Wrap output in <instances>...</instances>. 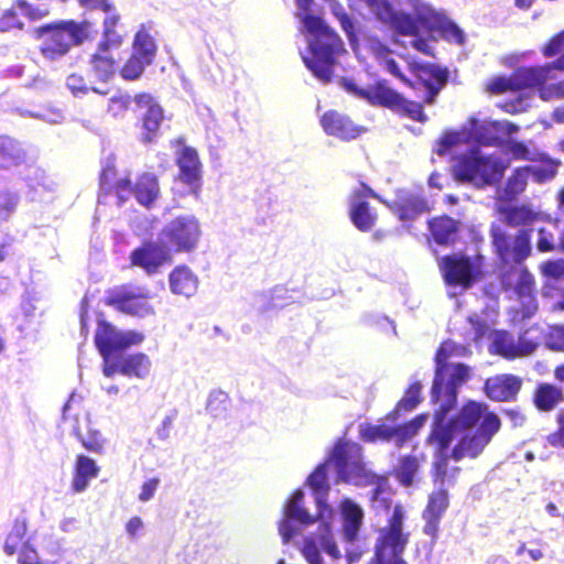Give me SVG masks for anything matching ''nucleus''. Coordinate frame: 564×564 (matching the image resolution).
Here are the masks:
<instances>
[{
	"mask_svg": "<svg viewBox=\"0 0 564 564\" xmlns=\"http://www.w3.org/2000/svg\"><path fill=\"white\" fill-rule=\"evenodd\" d=\"M427 209L426 202L414 196L400 197L395 207H393L394 213L399 215L401 220L412 219Z\"/></svg>",
	"mask_w": 564,
	"mask_h": 564,
	"instance_id": "38",
	"label": "nucleus"
},
{
	"mask_svg": "<svg viewBox=\"0 0 564 564\" xmlns=\"http://www.w3.org/2000/svg\"><path fill=\"white\" fill-rule=\"evenodd\" d=\"M470 323L475 329V338L480 340L487 333H489L492 340L490 350L503 356L505 358L528 356L535 349V344L530 340L519 339L518 344H514L507 333L490 332L487 324H480L474 318L470 319Z\"/></svg>",
	"mask_w": 564,
	"mask_h": 564,
	"instance_id": "19",
	"label": "nucleus"
},
{
	"mask_svg": "<svg viewBox=\"0 0 564 564\" xmlns=\"http://www.w3.org/2000/svg\"><path fill=\"white\" fill-rule=\"evenodd\" d=\"M324 131L341 140L355 139L362 133V128L355 124L344 115L336 111H328L321 118Z\"/></svg>",
	"mask_w": 564,
	"mask_h": 564,
	"instance_id": "26",
	"label": "nucleus"
},
{
	"mask_svg": "<svg viewBox=\"0 0 564 564\" xmlns=\"http://www.w3.org/2000/svg\"><path fill=\"white\" fill-rule=\"evenodd\" d=\"M63 419L70 421V429L77 435L83 446L95 454H104L107 438L93 424L89 415L82 409L80 400L70 395L63 409Z\"/></svg>",
	"mask_w": 564,
	"mask_h": 564,
	"instance_id": "14",
	"label": "nucleus"
},
{
	"mask_svg": "<svg viewBox=\"0 0 564 564\" xmlns=\"http://www.w3.org/2000/svg\"><path fill=\"white\" fill-rule=\"evenodd\" d=\"M133 53L138 54L145 62L151 63L155 54V44L151 35L140 30L134 37Z\"/></svg>",
	"mask_w": 564,
	"mask_h": 564,
	"instance_id": "42",
	"label": "nucleus"
},
{
	"mask_svg": "<svg viewBox=\"0 0 564 564\" xmlns=\"http://www.w3.org/2000/svg\"><path fill=\"white\" fill-rule=\"evenodd\" d=\"M409 67L417 82L427 90V101L432 102L440 89L446 83L448 73L436 65L410 63Z\"/></svg>",
	"mask_w": 564,
	"mask_h": 564,
	"instance_id": "23",
	"label": "nucleus"
},
{
	"mask_svg": "<svg viewBox=\"0 0 564 564\" xmlns=\"http://www.w3.org/2000/svg\"><path fill=\"white\" fill-rule=\"evenodd\" d=\"M202 225L194 215H182L171 219L161 231V239L171 251L192 252L202 238Z\"/></svg>",
	"mask_w": 564,
	"mask_h": 564,
	"instance_id": "15",
	"label": "nucleus"
},
{
	"mask_svg": "<svg viewBox=\"0 0 564 564\" xmlns=\"http://www.w3.org/2000/svg\"><path fill=\"white\" fill-rule=\"evenodd\" d=\"M339 512L343 536L347 542H352L362 525L364 511L352 500L344 499L339 505Z\"/></svg>",
	"mask_w": 564,
	"mask_h": 564,
	"instance_id": "30",
	"label": "nucleus"
},
{
	"mask_svg": "<svg viewBox=\"0 0 564 564\" xmlns=\"http://www.w3.org/2000/svg\"><path fill=\"white\" fill-rule=\"evenodd\" d=\"M547 345L554 350L564 351V326L552 327L547 337Z\"/></svg>",
	"mask_w": 564,
	"mask_h": 564,
	"instance_id": "55",
	"label": "nucleus"
},
{
	"mask_svg": "<svg viewBox=\"0 0 564 564\" xmlns=\"http://www.w3.org/2000/svg\"><path fill=\"white\" fill-rule=\"evenodd\" d=\"M82 7L88 8V9H95L99 6H105V9H108V3L106 0H78Z\"/></svg>",
	"mask_w": 564,
	"mask_h": 564,
	"instance_id": "62",
	"label": "nucleus"
},
{
	"mask_svg": "<svg viewBox=\"0 0 564 564\" xmlns=\"http://www.w3.org/2000/svg\"><path fill=\"white\" fill-rule=\"evenodd\" d=\"M144 340L142 333L134 330L120 332L118 330V338L116 341L117 349H124L132 346H138Z\"/></svg>",
	"mask_w": 564,
	"mask_h": 564,
	"instance_id": "51",
	"label": "nucleus"
},
{
	"mask_svg": "<svg viewBox=\"0 0 564 564\" xmlns=\"http://www.w3.org/2000/svg\"><path fill=\"white\" fill-rule=\"evenodd\" d=\"M542 273L550 278L564 276V260L547 261L541 265Z\"/></svg>",
	"mask_w": 564,
	"mask_h": 564,
	"instance_id": "56",
	"label": "nucleus"
},
{
	"mask_svg": "<svg viewBox=\"0 0 564 564\" xmlns=\"http://www.w3.org/2000/svg\"><path fill=\"white\" fill-rule=\"evenodd\" d=\"M93 67L96 75L101 80H108L115 74V62L108 53V48L101 47L99 53L94 56Z\"/></svg>",
	"mask_w": 564,
	"mask_h": 564,
	"instance_id": "41",
	"label": "nucleus"
},
{
	"mask_svg": "<svg viewBox=\"0 0 564 564\" xmlns=\"http://www.w3.org/2000/svg\"><path fill=\"white\" fill-rule=\"evenodd\" d=\"M431 232L438 243H448L454 240L457 224L448 217H440L430 224Z\"/></svg>",
	"mask_w": 564,
	"mask_h": 564,
	"instance_id": "39",
	"label": "nucleus"
},
{
	"mask_svg": "<svg viewBox=\"0 0 564 564\" xmlns=\"http://www.w3.org/2000/svg\"><path fill=\"white\" fill-rule=\"evenodd\" d=\"M404 517L403 507L395 506L388 525L380 530L376 545L378 564H406L401 558L409 540L402 531Z\"/></svg>",
	"mask_w": 564,
	"mask_h": 564,
	"instance_id": "12",
	"label": "nucleus"
},
{
	"mask_svg": "<svg viewBox=\"0 0 564 564\" xmlns=\"http://www.w3.org/2000/svg\"><path fill=\"white\" fill-rule=\"evenodd\" d=\"M99 468L96 462L86 456L79 455L75 464L73 488L77 492L84 491L89 482L98 476Z\"/></svg>",
	"mask_w": 564,
	"mask_h": 564,
	"instance_id": "34",
	"label": "nucleus"
},
{
	"mask_svg": "<svg viewBox=\"0 0 564 564\" xmlns=\"http://www.w3.org/2000/svg\"><path fill=\"white\" fill-rule=\"evenodd\" d=\"M528 57V53H511L502 56L500 58L501 65L508 67V68H514L518 65H520L523 61H525Z\"/></svg>",
	"mask_w": 564,
	"mask_h": 564,
	"instance_id": "59",
	"label": "nucleus"
},
{
	"mask_svg": "<svg viewBox=\"0 0 564 564\" xmlns=\"http://www.w3.org/2000/svg\"><path fill=\"white\" fill-rule=\"evenodd\" d=\"M19 564H41L39 553L34 549L32 538H28L26 542L23 543L22 549L18 552Z\"/></svg>",
	"mask_w": 564,
	"mask_h": 564,
	"instance_id": "50",
	"label": "nucleus"
},
{
	"mask_svg": "<svg viewBox=\"0 0 564 564\" xmlns=\"http://www.w3.org/2000/svg\"><path fill=\"white\" fill-rule=\"evenodd\" d=\"M564 98V80L557 83L546 82V87L541 90V99L552 101Z\"/></svg>",
	"mask_w": 564,
	"mask_h": 564,
	"instance_id": "53",
	"label": "nucleus"
},
{
	"mask_svg": "<svg viewBox=\"0 0 564 564\" xmlns=\"http://www.w3.org/2000/svg\"><path fill=\"white\" fill-rule=\"evenodd\" d=\"M158 181L153 175L144 174L134 185V196L139 204L150 207L159 197Z\"/></svg>",
	"mask_w": 564,
	"mask_h": 564,
	"instance_id": "35",
	"label": "nucleus"
},
{
	"mask_svg": "<svg viewBox=\"0 0 564 564\" xmlns=\"http://www.w3.org/2000/svg\"><path fill=\"white\" fill-rule=\"evenodd\" d=\"M112 302L117 310L130 315L144 317L153 313L148 292L141 288L122 289L115 295Z\"/></svg>",
	"mask_w": 564,
	"mask_h": 564,
	"instance_id": "22",
	"label": "nucleus"
},
{
	"mask_svg": "<svg viewBox=\"0 0 564 564\" xmlns=\"http://www.w3.org/2000/svg\"><path fill=\"white\" fill-rule=\"evenodd\" d=\"M498 212L512 225H530L531 231L538 232L536 246L540 251H551L554 248L553 230L557 223L545 214L535 213L525 206L503 207L502 204H499Z\"/></svg>",
	"mask_w": 564,
	"mask_h": 564,
	"instance_id": "13",
	"label": "nucleus"
},
{
	"mask_svg": "<svg viewBox=\"0 0 564 564\" xmlns=\"http://www.w3.org/2000/svg\"><path fill=\"white\" fill-rule=\"evenodd\" d=\"M133 100L142 120V138L145 141H152L163 122L164 111L154 97L149 94H138Z\"/></svg>",
	"mask_w": 564,
	"mask_h": 564,
	"instance_id": "21",
	"label": "nucleus"
},
{
	"mask_svg": "<svg viewBox=\"0 0 564 564\" xmlns=\"http://www.w3.org/2000/svg\"><path fill=\"white\" fill-rule=\"evenodd\" d=\"M17 9L21 15L28 18L30 21H39L48 14V8L45 6H31L25 1H18Z\"/></svg>",
	"mask_w": 564,
	"mask_h": 564,
	"instance_id": "49",
	"label": "nucleus"
},
{
	"mask_svg": "<svg viewBox=\"0 0 564 564\" xmlns=\"http://www.w3.org/2000/svg\"><path fill=\"white\" fill-rule=\"evenodd\" d=\"M545 510L546 512L552 516V517H558L560 516V511H558V508L555 503L553 502H549L545 507Z\"/></svg>",
	"mask_w": 564,
	"mask_h": 564,
	"instance_id": "64",
	"label": "nucleus"
},
{
	"mask_svg": "<svg viewBox=\"0 0 564 564\" xmlns=\"http://www.w3.org/2000/svg\"><path fill=\"white\" fill-rule=\"evenodd\" d=\"M441 270L449 288L466 290L480 272V258H466L459 254L446 257L441 262Z\"/></svg>",
	"mask_w": 564,
	"mask_h": 564,
	"instance_id": "18",
	"label": "nucleus"
},
{
	"mask_svg": "<svg viewBox=\"0 0 564 564\" xmlns=\"http://www.w3.org/2000/svg\"><path fill=\"white\" fill-rule=\"evenodd\" d=\"M159 486H160V479L156 477H152V478H149L145 481H143L142 485L140 486V490L138 494V500L140 502L150 501L154 497Z\"/></svg>",
	"mask_w": 564,
	"mask_h": 564,
	"instance_id": "54",
	"label": "nucleus"
},
{
	"mask_svg": "<svg viewBox=\"0 0 564 564\" xmlns=\"http://www.w3.org/2000/svg\"><path fill=\"white\" fill-rule=\"evenodd\" d=\"M333 469L340 480L352 482L357 486L370 485L373 487L371 499L376 508H387L391 497V488L388 479L368 473L361 462L359 445L350 442H339L323 465L318 466L307 478L308 487L315 494V502L318 509V520L324 533H321V542L324 552L333 558H338L340 552L333 539L334 511L327 505V473Z\"/></svg>",
	"mask_w": 564,
	"mask_h": 564,
	"instance_id": "2",
	"label": "nucleus"
},
{
	"mask_svg": "<svg viewBox=\"0 0 564 564\" xmlns=\"http://www.w3.org/2000/svg\"><path fill=\"white\" fill-rule=\"evenodd\" d=\"M116 373L128 378L147 379L152 370V361L144 352H133L115 360Z\"/></svg>",
	"mask_w": 564,
	"mask_h": 564,
	"instance_id": "27",
	"label": "nucleus"
},
{
	"mask_svg": "<svg viewBox=\"0 0 564 564\" xmlns=\"http://www.w3.org/2000/svg\"><path fill=\"white\" fill-rule=\"evenodd\" d=\"M508 151L513 155L514 159L536 161V163L529 167L519 169L514 172L506 185V197L516 196L522 193L525 188L530 174L533 175L536 182H544L552 178L556 173L557 163L555 161L528 149L522 143L509 142Z\"/></svg>",
	"mask_w": 564,
	"mask_h": 564,
	"instance_id": "9",
	"label": "nucleus"
},
{
	"mask_svg": "<svg viewBox=\"0 0 564 564\" xmlns=\"http://www.w3.org/2000/svg\"><path fill=\"white\" fill-rule=\"evenodd\" d=\"M395 4L399 7L398 10H393L395 13L404 12L411 14L412 18H416L419 14H427L429 11V2L425 0H394ZM391 8H393L390 4Z\"/></svg>",
	"mask_w": 564,
	"mask_h": 564,
	"instance_id": "45",
	"label": "nucleus"
},
{
	"mask_svg": "<svg viewBox=\"0 0 564 564\" xmlns=\"http://www.w3.org/2000/svg\"><path fill=\"white\" fill-rule=\"evenodd\" d=\"M444 177L441 174L433 173L429 178V184L431 187L442 188L441 180Z\"/></svg>",
	"mask_w": 564,
	"mask_h": 564,
	"instance_id": "63",
	"label": "nucleus"
},
{
	"mask_svg": "<svg viewBox=\"0 0 564 564\" xmlns=\"http://www.w3.org/2000/svg\"><path fill=\"white\" fill-rule=\"evenodd\" d=\"M304 491L296 490L291 498L286 501L283 509V518L279 523V534L282 538L284 544L291 542L296 535L300 534V529L292 522L297 521L300 524L307 527L318 521L319 527L316 538L305 539L302 547V554L308 564H322V557L319 554L318 545L324 551V546L321 542V533H324L318 514L314 517L308 512L304 506Z\"/></svg>",
	"mask_w": 564,
	"mask_h": 564,
	"instance_id": "8",
	"label": "nucleus"
},
{
	"mask_svg": "<svg viewBox=\"0 0 564 564\" xmlns=\"http://www.w3.org/2000/svg\"><path fill=\"white\" fill-rule=\"evenodd\" d=\"M169 284L174 295L188 299L196 294L199 279L187 265H177L169 274Z\"/></svg>",
	"mask_w": 564,
	"mask_h": 564,
	"instance_id": "28",
	"label": "nucleus"
},
{
	"mask_svg": "<svg viewBox=\"0 0 564 564\" xmlns=\"http://www.w3.org/2000/svg\"><path fill=\"white\" fill-rule=\"evenodd\" d=\"M546 58L556 57L543 65L521 67L510 75H495L485 83V90L490 95L518 94L513 100L501 107L509 113L525 111L534 101L535 95L541 98V90L546 82L553 78L552 72H564V31L553 36L541 50Z\"/></svg>",
	"mask_w": 564,
	"mask_h": 564,
	"instance_id": "3",
	"label": "nucleus"
},
{
	"mask_svg": "<svg viewBox=\"0 0 564 564\" xmlns=\"http://www.w3.org/2000/svg\"><path fill=\"white\" fill-rule=\"evenodd\" d=\"M131 263L148 274L156 273L161 267L172 261V251L160 238L156 242L144 243L130 254Z\"/></svg>",
	"mask_w": 564,
	"mask_h": 564,
	"instance_id": "20",
	"label": "nucleus"
},
{
	"mask_svg": "<svg viewBox=\"0 0 564 564\" xmlns=\"http://www.w3.org/2000/svg\"><path fill=\"white\" fill-rule=\"evenodd\" d=\"M465 354V347L446 341L436 355L437 369L432 397L440 403V410L434 416L430 443L435 451V468L438 475L445 474L443 460L449 456L455 460L478 457L501 425L497 414L486 404L476 401L466 402L448 417L449 409L456 403L458 387L470 377L466 366L448 359Z\"/></svg>",
	"mask_w": 564,
	"mask_h": 564,
	"instance_id": "1",
	"label": "nucleus"
},
{
	"mask_svg": "<svg viewBox=\"0 0 564 564\" xmlns=\"http://www.w3.org/2000/svg\"><path fill=\"white\" fill-rule=\"evenodd\" d=\"M149 64V62H145L138 54L133 53L131 58L123 66L121 74L126 79H135L142 74L145 65Z\"/></svg>",
	"mask_w": 564,
	"mask_h": 564,
	"instance_id": "48",
	"label": "nucleus"
},
{
	"mask_svg": "<svg viewBox=\"0 0 564 564\" xmlns=\"http://www.w3.org/2000/svg\"><path fill=\"white\" fill-rule=\"evenodd\" d=\"M177 165L178 180L187 186L188 192H196L202 177V165L197 152L192 148H183L177 158Z\"/></svg>",
	"mask_w": 564,
	"mask_h": 564,
	"instance_id": "24",
	"label": "nucleus"
},
{
	"mask_svg": "<svg viewBox=\"0 0 564 564\" xmlns=\"http://www.w3.org/2000/svg\"><path fill=\"white\" fill-rule=\"evenodd\" d=\"M98 8H101L107 13L105 19V45L118 46L121 43V37L112 31V28L117 23V15L111 11L109 4L107 10L105 9V6H99Z\"/></svg>",
	"mask_w": 564,
	"mask_h": 564,
	"instance_id": "47",
	"label": "nucleus"
},
{
	"mask_svg": "<svg viewBox=\"0 0 564 564\" xmlns=\"http://www.w3.org/2000/svg\"><path fill=\"white\" fill-rule=\"evenodd\" d=\"M344 87L347 91L365 98L370 104L383 105L398 109L417 121L425 120V115L422 111L421 105L405 100L398 93L383 85H378L371 89H359L354 83L344 82Z\"/></svg>",
	"mask_w": 564,
	"mask_h": 564,
	"instance_id": "16",
	"label": "nucleus"
},
{
	"mask_svg": "<svg viewBox=\"0 0 564 564\" xmlns=\"http://www.w3.org/2000/svg\"><path fill=\"white\" fill-rule=\"evenodd\" d=\"M367 194H371V191L362 186L354 194L350 202V219L352 224L361 231L370 230L377 219V215L362 199Z\"/></svg>",
	"mask_w": 564,
	"mask_h": 564,
	"instance_id": "29",
	"label": "nucleus"
},
{
	"mask_svg": "<svg viewBox=\"0 0 564 564\" xmlns=\"http://www.w3.org/2000/svg\"><path fill=\"white\" fill-rule=\"evenodd\" d=\"M558 423H560L558 433L551 435L549 441L554 446H563L564 447V412L560 414Z\"/></svg>",
	"mask_w": 564,
	"mask_h": 564,
	"instance_id": "60",
	"label": "nucleus"
},
{
	"mask_svg": "<svg viewBox=\"0 0 564 564\" xmlns=\"http://www.w3.org/2000/svg\"><path fill=\"white\" fill-rule=\"evenodd\" d=\"M370 11L383 23L389 24L397 32L404 35H417L420 31H425L430 37L435 41L438 37L449 44L463 45L465 43V33L463 30L449 20L442 10H437L429 3L426 15L419 14L412 18L411 14L393 12L387 0H376L370 7Z\"/></svg>",
	"mask_w": 564,
	"mask_h": 564,
	"instance_id": "5",
	"label": "nucleus"
},
{
	"mask_svg": "<svg viewBox=\"0 0 564 564\" xmlns=\"http://www.w3.org/2000/svg\"><path fill=\"white\" fill-rule=\"evenodd\" d=\"M131 102L134 100L128 95L113 97L110 99L108 110L113 117H121L129 109Z\"/></svg>",
	"mask_w": 564,
	"mask_h": 564,
	"instance_id": "52",
	"label": "nucleus"
},
{
	"mask_svg": "<svg viewBox=\"0 0 564 564\" xmlns=\"http://www.w3.org/2000/svg\"><path fill=\"white\" fill-rule=\"evenodd\" d=\"M508 165L509 162L497 154L471 149L456 156L452 172L456 181L482 188L500 181Z\"/></svg>",
	"mask_w": 564,
	"mask_h": 564,
	"instance_id": "7",
	"label": "nucleus"
},
{
	"mask_svg": "<svg viewBox=\"0 0 564 564\" xmlns=\"http://www.w3.org/2000/svg\"><path fill=\"white\" fill-rule=\"evenodd\" d=\"M420 475V462L415 457H403L394 467V476L403 486H412L417 482Z\"/></svg>",
	"mask_w": 564,
	"mask_h": 564,
	"instance_id": "36",
	"label": "nucleus"
},
{
	"mask_svg": "<svg viewBox=\"0 0 564 564\" xmlns=\"http://www.w3.org/2000/svg\"><path fill=\"white\" fill-rule=\"evenodd\" d=\"M520 380L511 375H500L486 382V393L495 401H508L519 392Z\"/></svg>",
	"mask_w": 564,
	"mask_h": 564,
	"instance_id": "32",
	"label": "nucleus"
},
{
	"mask_svg": "<svg viewBox=\"0 0 564 564\" xmlns=\"http://www.w3.org/2000/svg\"><path fill=\"white\" fill-rule=\"evenodd\" d=\"M326 1L329 3V8L334 15L340 21L341 26L349 39L350 45L360 61H365L367 58L364 51L370 52L378 63L383 65L389 73L400 78L402 82L408 83L410 86L414 85L400 73L399 67L392 57V52L372 37H368L366 35H362L361 39L357 37L354 33L352 23L345 13L343 6L336 0Z\"/></svg>",
	"mask_w": 564,
	"mask_h": 564,
	"instance_id": "10",
	"label": "nucleus"
},
{
	"mask_svg": "<svg viewBox=\"0 0 564 564\" xmlns=\"http://www.w3.org/2000/svg\"><path fill=\"white\" fill-rule=\"evenodd\" d=\"M563 399L562 391L552 384H541L536 392L534 402L541 410L549 411L553 409Z\"/></svg>",
	"mask_w": 564,
	"mask_h": 564,
	"instance_id": "40",
	"label": "nucleus"
},
{
	"mask_svg": "<svg viewBox=\"0 0 564 564\" xmlns=\"http://www.w3.org/2000/svg\"><path fill=\"white\" fill-rule=\"evenodd\" d=\"M495 245L497 246L501 258L505 261L512 260L520 262L530 253V237L527 232H521L512 242V247L506 246L503 238L495 234Z\"/></svg>",
	"mask_w": 564,
	"mask_h": 564,
	"instance_id": "33",
	"label": "nucleus"
},
{
	"mask_svg": "<svg viewBox=\"0 0 564 564\" xmlns=\"http://www.w3.org/2000/svg\"><path fill=\"white\" fill-rule=\"evenodd\" d=\"M68 89L75 95L85 94L88 88L85 85L84 79L78 75H70L66 83Z\"/></svg>",
	"mask_w": 564,
	"mask_h": 564,
	"instance_id": "58",
	"label": "nucleus"
},
{
	"mask_svg": "<svg viewBox=\"0 0 564 564\" xmlns=\"http://www.w3.org/2000/svg\"><path fill=\"white\" fill-rule=\"evenodd\" d=\"M295 3L307 42V48L302 52L303 62L316 78L328 82L335 61L345 52L343 42L321 18L313 14V0H295Z\"/></svg>",
	"mask_w": 564,
	"mask_h": 564,
	"instance_id": "4",
	"label": "nucleus"
},
{
	"mask_svg": "<svg viewBox=\"0 0 564 564\" xmlns=\"http://www.w3.org/2000/svg\"><path fill=\"white\" fill-rule=\"evenodd\" d=\"M118 338V330L111 325L100 322L96 333V345L104 358L102 372L106 377L110 378L116 375L115 360L111 358L110 352L116 350V341Z\"/></svg>",
	"mask_w": 564,
	"mask_h": 564,
	"instance_id": "25",
	"label": "nucleus"
},
{
	"mask_svg": "<svg viewBox=\"0 0 564 564\" xmlns=\"http://www.w3.org/2000/svg\"><path fill=\"white\" fill-rule=\"evenodd\" d=\"M144 528L143 520L140 517H132L126 523V532L130 538L139 536Z\"/></svg>",
	"mask_w": 564,
	"mask_h": 564,
	"instance_id": "57",
	"label": "nucleus"
},
{
	"mask_svg": "<svg viewBox=\"0 0 564 564\" xmlns=\"http://www.w3.org/2000/svg\"><path fill=\"white\" fill-rule=\"evenodd\" d=\"M448 507L447 494L444 490L434 491L430 498L427 506L423 512L425 520L424 532L431 536L437 533L438 522Z\"/></svg>",
	"mask_w": 564,
	"mask_h": 564,
	"instance_id": "31",
	"label": "nucleus"
},
{
	"mask_svg": "<svg viewBox=\"0 0 564 564\" xmlns=\"http://www.w3.org/2000/svg\"><path fill=\"white\" fill-rule=\"evenodd\" d=\"M412 45L419 51L424 54H430L432 52L431 42L425 39H414L412 41Z\"/></svg>",
	"mask_w": 564,
	"mask_h": 564,
	"instance_id": "61",
	"label": "nucleus"
},
{
	"mask_svg": "<svg viewBox=\"0 0 564 564\" xmlns=\"http://www.w3.org/2000/svg\"><path fill=\"white\" fill-rule=\"evenodd\" d=\"M421 384L419 382H413L406 389L404 397L399 401L394 412L391 414L393 419L399 415L400 412H409L412 411L421 401Z\"/></svg>",
	"mask_w": 564,
	"mask_h": 564,
	"instance_id": "43",
	"label": "nucleus"
},
{
	"mask_svg": "<svg viewBox=\"0 0 564 564\" xmlns=\"http://www.w3.org/2000/svg\"><path fill=\"white\" fill-rule=\"evenodd\" d=\"M427 417V414L417 415L399 429H392L386 423H364L359 426V434L362 440L368 442L394 441L397 444H402L412 438L426 424Z\"/></svg>",
	"mask_w": 564,
	"mask_h": 564,
	"instance_id": "17",
	"label": "nucleus"
},
{
	"mask_svg": "<svg viewBox=\"0 0 564 564\" xmlns=\"http://www.w3.org/2000/svg\"><path fill=\"white\" fill-rule=\"evenodd\" d=\"M21 13L17 9V3L6 11L0 17V32H10L13 30H21L23 22L20 20Z\"/></svg>",
	"mask_w": 564,
	"mask_h": 564,
	"instance_id": "46",
	"label": "nucleus"
},
{
	"mask_svg": "<svg viewBox=\"0 0 564 564\" xmlns=\"http://www.w3.org/2000/svg\"><path fill=\"white\" fill-rule=\"evenodd\" d=\"M39 36L43 39L42 53L47 58L64 55L72 45L79 44L90 37L93 29L88 23L62 22L42 28Z\"/></svg>",
	"mask_w": 564,
	"mask_h": 564,
	"instance_id": "11",
	"label": "nucleus"
},
{
	"mask_svg": "<svg viewBox=\"0 0 564 564\" xmlns=\"http://www.w3.org/2000/svg\"><path fill=\"white\" fill-rule=\"evenodd\" d=\"M516 131L517 128L507 121H478L470 118L460 130L446 131L437 142L436 152L445 155L474 143L497 145Z\"/></svg>",
	"mask_w": 564,
	"mask_h": 564,
	"instance_id": "6",
	"label": "nucleus"
},
{
	"mask_svg": "<svg viewBox=\"0 0 564 564\" xmlns=\"http://www.w3.org/2000/svg\"><path fill=\"white\" fill-rule=\"evenodd\" d=\"M513 280H516V292L529 306L534 308L533 300L531 297L533 285L532 275L522 268H519L513 270V272L508 276V284L511 285Z\"/></svg>",
	"mask_w": 564,
	"mask_h": 564,
	"instance_id": "37",
	"label": "nucleus"
},
{
	"mask_svg": "<svg viewBox=\"0 0 564 564\" xmlns=\"http://www.w3.org/2000/svg\"><path fill=\"white\" fill-rule=\"evenodd\" d=\"M25 534L26 524L24 522H15L4 544V551L7 554L11 555L18 553L22 549L23 543L28 540Z\"/></svg>",
	"mask_w": 564,
	"mask_h": 564,
	"instance_id": "44",
	"label": "nucleus"
}]
</instances>
